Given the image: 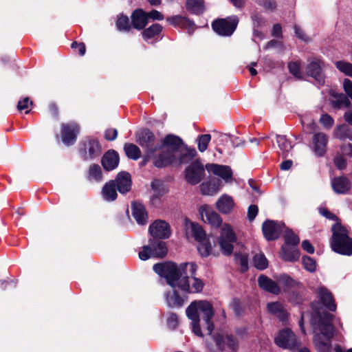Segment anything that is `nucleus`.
<instances>
[{
  "mask_svg": "<svg viewBox=\"0 0 352 352\" xmlns=\"http://www.w3.org/2000/svg\"><path fill=\"white\" fill-rule=\"evenodd\" d=\"M278 283L286 288L294 287L296 285V281L290 277L283 275L278 279Z\"/></svg>",
  "mask_w": 352,
  "mask_h": 352,
  "instance_id": "obj_52",
  "label": "nucleus"
},
{
  "mask_svg": "<svg viewBox=\"0 0 352 352\" xmlns=\"http://www.w3.org/2000/svg\"><path fill=\"white\" fill-rule=\"evenodd\" d=\"M132 25L137 30H142L148 23L147 14L142 9L135 10L132 15Z\"/></svg>",
  "mask_w": 352,
  "mask_h": 352,
  "instance_id": "obj_29",
  "label": "nucleus"
},
{
  "mask_svg": "<svg viewBox=\"0 0 352 352\" xmlns=\"http://www.w3.org/2000/svg\"><path fill=\"white\" fill-rule=\"evenodd\" d=\"M234 206L235 203L233 198L227 194L220 196L216 202V208L218 211L225 214L231 213Z\"/></svg>",
  "mask_w": 352,
  "mask_h": 352,
  "instance_id": "obj_21",
  "label": "nucleus"
},
{
  "mask_svg": "<svg viewBox=\"0 0 352 352\" xmlns=\"http://www.w3.org/2000/svg\"><path fill=\"white\" fill-rule=\"evenodd\" d=\"M327 137L323 133H317L313 138V149L318 156H322L326 152Z\"/></svg>",
  "mask_w": 352,
  "mask_h": 352,
  "instance_id": "obj_28",
  "label": "nucleus"
},
{
  "mask_svg": "<svg viewBox=\"0 0 352 352\" xmlns=\"http://www.w3.org/2000/svg\"><path fill=\"white\" fill-rule=\"evenodd\" d=\"M302 264L304 267L309 272H313L316 270V264L314 259L309 256L302 257Z\"/></svg>",
  "mask_w": 352,
  "mask_h": 352,
  "instance_id": "obj_50",
  "label": "nucleus"
},
{
  "mask_svg": "<svg viewBox=\"0 0 352 352\" xmlns=\"http://www.w3.org/2000/svg\"><path fill=\"white\" fill-rule=\"evenodd\" d=\"M285 243L287 245H292V247H294L296 244L299 243V238L298 236L295 234L292 230H285Z\"/></svg>",
  "mask_w": 352,
  "mask_h": 352,
  "instance_id": "obj_46",
  "label": "nucleus"
},
{
  "mask_svg": "<svg viewBox=\"0 0 352 352\" xmlns=\"http://www.w3.org/2000/svg\"><path fill=\"white\" fill-rule=\"evenodd\" d=\"M317 294L321 303L329 310L334 311L336 305L333 301L331 293L324 286H320L317 289Z\"/></svg>",
  "mask_w": 352,
  "mask_h": 352,
  "instance_id": "obj_22",
  "label": "nucleus"
},
{
  "mask_svg": "<svg viewBox=\"0 0 352 352\" xmlns=\"http://www.w3.org/2000/svg\"><path fill=\"white\" fill-rule=\"evenodd\" d=\"M102 165L106 170L115 169L119 164V155L113 150L108 151L102 157Z\"/></svg>",
  "mask_w": 352,
  "mask_h": 352,
  "instance_id": "obj_26",
  "label": "nucleus"
},
{
  "mask_svg": "<svg viewBox=\"0 0 352 352\" xmlns=\"http://www.w3.org/2000/svg\"><path fill=\"white\" fill-rule=\"evenodd\" d=\"M184 228L188 238L192 237L196 241H201L206 238V232L196 222H192L188 219H184Z\"/></svg>",
  "mask_w": 352,
  "mask_h": 352,
  "instance_id": "obj_16",
  "label": "nucleus"
},
{
  "mask_svg": "<svg viewBox=\"0 0 352 352\" xmlns=\"http://www.w3.org/2000/svg\"><path fill=\"white\" fill-rule=\"evenodd\" d=\"M150 252H152L150 244L148 245H144L142 250L139 252V258L142 261H146L152 257Z\"/></svg>",
  "mask_w": 352,
  "mask_h": 352,
  "instance_id": "obj_55",
  "label": "nucleus"
},
{
  "mask_svg": "<svg viewBox=\"0 0 352 352\" xmlns=\"http://www.w3.org/2000/svg\"><path fill=\"white\" fill-rule=\"evenodd\" d=\"M197 265L194 263H184L177 265L173 263H158L153 265V270L166 278L173 291L166 294V301L169 307H180L183 304L179 292L195 294L200 293L204 281L196 277Z\"/></svg>",
  "mask_w": 352,
  "mask_h": 352,
  "instance_id": "obj_1",
  "label": "nucleus"
},
{
  "mask_svg": "<svg viewBox=\"0 0 352 352\" xmlns=\"http://www.w3.org/2000/svg\"><path fill=\"white\" fill-rule=\"evenodd\" d=\"M275 344L283 349L292 350L300 346L294 332L288 328L279 331L274 338Z\"/></svg>",
  "mask_w": 352,
  "mask_h": 352,
  "instance_id": "obj_7",
  "label": "nucleus"
},
{
  "mask_svg": "<svg viewBox=\"0 0 352 352\" xmlns=\"http://www.w3.org/2000/svg\"><path fill=\"white\" fill-rule=\"evenodd\" d=\"M254 266L260 270H264L268 266V261L262 253L256 254L252 260Z\"/></svg>",
  "mask_w": 352,
  "mask_h": 352,
  "instance_id": "obj_41",
  "label": "nucleus"
},
{
  "mask_svg": "<svg viewBox=\"0 0 352 352\" xmlns=\"http://www.w3.org/2000/svg\"><path fill=\"white\" fill-rule=\"evenodd\" d=\"M334 163L336 166L340 170L345 168L346 166V162L341 155H338L335 157Z\"/></svg>",
  "mask_w": 352,
  "mask_h": 352,
  "instance_id": "obj_59",
  "label": "nucleus"
},
{
  "mask_svg": "<svg viewBox=\"0 0 352 352\" xmlns=\"http://www.w3.org/2000/svg\"><path fill=\"white\" fill-rule=\"evenodd\" d=\"M199 245L197 246V250L200 254V255L203 257L208 256L210 254L211 250V244L208 241V240L205 238L201 241H199Z\"/></svg>",
  "mask_w": 352,
  "mask_h": 352,
  "instance_id": "obj_42",
  "label": "nucleus"
},
{
  "mask_svg": "<svg viewBox=\"0 0 352 352\" xmlns=\"http://www.w3.org/2000/svg\"><path fill=\"white\" fill-rule=\"evenodd\" d=\"M236 262L241 265V270L245 272L248 268V260L245 254L239 253L235 254Z\"/></svg>",
  "mask_w": 352,
  "mask_h": 352,
  "instance_id": "obj_47",
  "label": "nucleus"
},
{
  "mask_svg": "<svg viewBox=\"0 0 352 352\" xmlns=\"http://www.w3.org/2000/svg\"><path fill=\"white\" fill-rule=\"evenodd\" d=\"M236 241V236L232 227L228 223H223L220 229V235L217 239L221 250L224 254H231L233 244Z\"/></svg>",
  "mask_w": 352,
  "mask_h": 352,
  "instance_id": "obj_6",
  "label": "nucleus"
},
{
  "mask_svg": "<svg viewBox=\"0 0 352 352\" xmlns=\"http://www.w3.org/2000/svg\"><path fill=\"white\" fill-rule=\"evenodd\" d=\"M149 243L152 250V252H150L152 257L162 258L167 254V248L164 242L151 239Z\"/></svg>",
  "mask_w": 352,
  "mask_h": 352,
  "instance_id": "obj_34",
  "label": "nucleus"
},
{
  "mask_svg": "<svg viewBox=\"0 0 352 352\" xmlns=\"http://www.w3.org/2000/svg\"><path fill=\"white\" fill-rule=\"evenodd\" d=\"M302 248L309 254H313L314 252V248L308 240L302 241Z\"/></svg>",
  "mask_w": 352,
  "mask_h": 352,
  "instance_id": "obj_64",
  "label": "nucleus"
},
{
  "mask_svg": "<svg viewBox=\"0 0 352 352\" xmlns=\"http://www.w3.org/2000/svg\"><path fill=\"white\" fill-rule=\"evenodd\" d=\"M131 214L140 225L146 224L148 221L147 212L141 203L135 201L131 204Z\"/></svg>",
  "mask_w": 352,
  "mask_h": 352,
  "instance_id": "obj_23",
  "label": "nucleus"
},
{
  "mask_svg": "<svg viewBox=\"0 0 352 352\" xmlns=\"http://www.w3.org/2000/svg\"><path fill=\"white\" fill-rule=\"evenodd\" d=\"M196 155L195 148L184 145L179 137L168 135L162 142L159 155L154 156V165L162 168L170 164H186Z\"/></svg>",
  "mask_w": 352,
  "mask_h": 352,
  "instance_id": "obj_2",
  "label": "nucleus"
},
{
  "mask_svg": "<svg viewBox=\"0 0 352 352\" xmlns=\"http://www.w3.org/2000/svg\"><path fill=\"white\" fill-rule=\"evenodd\" d=\"M238 22L237 16H232L227 19L214 21L212 24V27L213 30L219 35L228 36L232 34Z\"/></svg>",
  "mask_w": 352,
  "mask_h": 352,
  "instance_id": "obj_8",
  "label": "nucleus"
},
{
  "mask_svg": "<svg viewBox=\"0 0 352 352\" xmlns=\"http://www.w3.org/2000/svg\"><path fill=\"white\" fill-rule=\"evenodd\" d=\"M177 316L175 314H170L167 318V323L169 327L174 329L177 324Z\"/></svg>",
  "mask_w": 352,
  "mask_h": 352,
  "instance_id": "obj_61",
  "label": "nucleus"
},
{
  "mask_svg": "<svg viewBox=\"0 0 352 352\" xmlns=\"http://www.w3.org/2000/svg\"><path fill=\"white\" fill-rule=\"evenodd\" d=\"M147 18L153 21H162L164 19L163 14L157 10H153L150 12H146Z\"/></svg>",
  "mask_w": 352,
  "mask_h": 352,
  "instance_id": "obj_60",
  "label": "nucleus"
},
{
  "mask_svg": "<svg viewBox=\"0 0 352 352\" xmlns=\"http://www.w3.org/2000/svg\"><path fill=\"white\" fill-rule=\"evenodd\" d=\"M81 152L86 160L94 159L101 153V148L97 140L88 139L82 144Z\"/></svg>",
  "mask_w": 352,
  "mask_h": 352,
  "instance_id": "obj_15",
  "label": "nucleus"
},
{
  "mask_svg": "<svg viewBox=\"0 0 352 352\" xmlns=\"http://www.w3.org/2000/svg\"><path fill=\"white\" fill-rule=\"evenodd\" d=\"M199 212L202 220L212 227L218 228L221 225L222 219L221 217L209 206H201L199 208Z\"/></svg>",
  "mask_w": 352,
  "mask_h": 352,
  "instance_id": "obj_13",
  "label": "nucleus"
},
{
  "mask_svg": "<svg viewBox=\"0 0 352 352\" xmlns=\"http://www.w3.org/2000/svg\"><path fill=\"white\" fill-rule=\"evenodd\" d=\"M283 227L284 224L281 223L267 220L263 223V233L267 240H275L279 236Z\"/></svg>",
  "mask_w": 352,
  "mask_h": 352,
  "instance_id": "obj_14",
  "label": "nucleus"
},
{
  "mask_svg": "<svg viewBox=\"0 0 352 352\" xmlns=\"http://www.w3.org/2000/svg\"><path fill=\"white\" fill-rule=\"evenodd\" d=\"M334 134L335 137L340 140L349 139L352 140V131L345 124L338 126L335 129Z\"/></svg>",
  "mask_w": 352,
  "mask_h": 352,
  "instance_id": "obj_37",
  "label": "nucleus"
},
{
  "mask_svg": "<svg viewBox=\"0 0 352 352\" xmlns=\"http://www.w3.org/2000/svg\"><path fill=\"white\" fill-rule=\"evenodd\" d=\"M343 89L346 95L352 100V81L346 78L343 81Z\"/></svg>",
  "mask_w": 352,
  "mask_h": 352,
  "instance_id": "obj_58",
  "label": "nucleus"
},
{
  "mask_svg": "<svg viewBox=\"0 0 352 352\" xmlns=\"http://www.w3.org/2000/svg\"><path fill=\"white\" fill-rule=\"evenodd\" d=\"M289 72L291 74H292L294 76L297 78H300L302 76L301 72V68L300 65V63L295 61L292 62L288 65Z\"/></svg>",
  "mask_w": 352,
  "mask_h": 352,
  "instance_id": "obj_51",
  "label": "nucleus"
},
{
  "mask_svg": "<svg viewBox=\"0 0 352 352\" xmlns=\"http://www.w3.org/2000/svg\"><path fill=\"white\" fill-rule=\"evenodd\" d=\"M89 177L95 179L100 180L102 178V172L100 167L98 165L94 164L92 165L89 170Z\"/></svg>",
  "mask_w": 352,
  "mask_h": 352,
  "instance_id": "obj_49",
  "label": "nucleus"
},
{
  "mask_svg": "<svg viewBox=\"0 0 352 352\" xmlns=\"http://www.w3.org/2000/svg\"><path fill=\"white\" fill-rule=\"evenodd\" d=\"M280 256L285 261L294 262L299 258L300 254L294 247L284 244L282 247Z\"/></svg>",
  "mask_w": 352,
  "mask_h": 352,
  "instance_id": "obj_33",
  "label": "nucleus"
},
{
  "mask_svg": "<svg viewBox=\"0 0 352 352\" xmlns=\"http://www.w3.org/2000/svg\"><path fill=\"white\" fill-rule=\"evenodd\" d=\"M320 121L326 129L331 128L334 123L333 119L328 114L322 115Z\"/></svg>",
  "mask_w": 352,
  "mask_h": 352,
  "instance_id": "obj_54",
  "label": "nucleus"
},
{
  "mask_svg": "<svg viewBox=\"0 0 352 352\" xmlns=\"http://www.w3.org/2000/svg\"><path fill=\"white\" fill-rule=\"evenodd\" d=\"M102 198L104 201L110 202L116 199L118 194L114 181L107 182L101 190Z\"/></svg>",
  "mask_w": 352,
  "mask_h": 352,
  "instance_id": "obj_31",
  "label": "nucleus"
},
{
  "mask_svg": "<svg viewBox=\"0 0 352 352\" xmlns=\"http://www.w3.org/2000/svg\"><path fill=\"white\" fill-rule=\"evenodd\" d=\"M336 67L341 73L352 78V63L340 60L336 63Z\"/></svg>",
  "mask_w": 352,
  "mask_h": 352,
  "instance_id": "obj_43",
  "label": "nucleus"
},
{
  "mask_svg": "<svg viewBox=\"0 0 352 352\" xmlns=\"http://www.w3.org/2000/svg\"><path fill=\"white\" fill-rule=\"evenodd\" d=\"M341 153L344 156L351 157L352 156V144H344L341 148Z\"/></svg>",
  "mask_w": 352,
  "mask_h": 352,
  "instance_id": "obj_63",
  "label": "nucleus"
},
{
  "mask_svg": "<svg viewBox=\"0 0 352 352\" xmlns=\"http://www.w3.org/2000/svg\"><path fill=\"white\" fill-rule=\"evenodd\" d=\"M222 187L220 180H208L202 182L199 186L201 194L204 195L213 196L218 193Z\"/></svg>",
  "mask_w": 352,
  "mask_h": 352,
  "instance_id": "obj_24",
  "label": "nucleus"
},
{
  "mask_svg": "<svg viewBox=\"0 0 352 352\" xmlns=\"http://www.w3.org/2000/svg\"><path fill=\"white\" fill-rule=\"evenodd\" d=\"M116 27L119 31L128 32L131 29L129 18L124 15L118 16Z\"/></svg>",
  "mask_w": 352,
  "mask_h": 352,
  "instance_id": "obj_44",
  "label": "nucleus"
},
{
  "mask_svg": "<svg viewBox=\"0 0 352 352\" xmlns=\"http://www.w3.org/2000/svg\"><path fill=\"white\" fill-rule=\"evenodd\" d=\"M276 142L280 149L279 154L281 155L283 157L289 156L292 149V144L283 135H277Z\"/></svg>",
  "mask_w": 352,
  "mask_h": 352,
  "instance_id": "obj_35",
  "label": "nucleus"
},
{
  "mask_svg": "<svg viewBox=\"0 0 352 352\" xmlns=\"http://www.w3.org/2000/svg\"><path fill=\"white\" fill-rule=\"evenodd\" d=\"M306 73L308 76L314 78L320 85L324 83V76L320 61L313 60L310 62L306 67Z\"/></svg>",
  "mask_w": 352,
  "mask_h": 352,
  "instance_id": "obj_19",
  "label": "nucleus"
},
{
  "mask_svg": "<svg viewBox=\"0 0 352 352\" xmlns=\"http://www.w3.org/2000/svg\"><path fill=\"white\" fill-rule=\"evenodd\" d=\"M154 139L155 137L153 133L149 130L142 131L138 137L139 144L142 147L147 148L144 160L145 161L149 160H153L154 161V156L157 157L159 155V153L161 151L162 145L160 148H149V147L152 145Z\"/></svg>",
  "mask_w": 352,
  "mask_h": 352,
  "instance_id": "obj_9",
  "label": "nucleus"
},
{
  "mask_svg": "<svg viewBox=\"0 0 352 352\" xmlns=\"http://www.w3.org/2000/svg\"><path fill=\"white\" fill-rule=\"evenodd\" d=\"M211 140V135L210 134H204L199 135L197 138L198 149L200 152H204Z\"/></svg>",
  "mask_w": 352,
  "mask_h": 352,
  "instance_id": "obj_45",
  "label": "nucleus"
},
{
  "mask_svg": "<svg viewBox=\"0 0 352 352\" xmlns=\"http://www.w3.org/2000/svg\"><path fill=\"white\" fill-rule=\"evenodd\" d=\"M258 282L259 286L262 289L272 294H278L280 291V287L277 285V283H276L274 280L264 275H261L259 276Z\"/></svg>",
  "mask_w": 352,
  "mask_h": 352,
  "instance_id": "obj_32",
  "label": "nucleus"
},
{
  "mask_svg": "<svg viewBox=\"0 0 352 352\" xmlns=\"http://www.w3.org/2000/svg\"><path fill=\"white\" fill-rule=\"evenodd\" d=\"M259 5L267 10H274L276 8V3L274 0H255Z\"/></svg>",
  "mask_w": 352,
  "mask_h": 352,
  "instance_id": "obj_53",
  "label": "nucleus"
},
{
  "mask_svg": "<svg viewBox=\"0 0 352 352\" xmlns=\"http://www.w3.org/2000/svg\"><path fill=\"white\" fill-rule=\"evenodd\" d=\"M267 309L270 314L275 316L281 321H285L287 318V312L284 306L279 302L268 303Z\"/></svg>",
  "mask_w": 352,
  "mask_h": 352,
  "instance_id": "obj_30",
  "label": "nucleus"
},
{
  "mask_svg": "<svg viewBox=\"0 0 352 352\" xmlns=\"http://www.w3.org/2000/svg\"><path fill=\"white\" fill-rule=\"evenodd\" d=\"M214 340L218 347L226 352H237L239 349V342L232 335L222 336L218 334L215 336Z\"/></svg>",
  "mask_w": 352,
  "mask_h": 352,
  "instance_id": "obj_12",
  "label": "nucleus"
},
{
  "mask_svg": "<svg viewBox=\"0 0 352 352\" xmlns=\"http://www.w3.org/2000/svg\"><path fill=\"white\" fill-rule=\"evenodd\" d=\"M331 103L334 107H349L351 104L349 100L343 94H336L332 96Z\"/></svg>",
  "mask_w": 352,
  "mask_h": 352,
  "instance_id": "obj_40",
  "label": "nucleus"
},
{
  "mask_svg": "<svg viewBox=\"0 0 352 352\" xmlns=\"http://www.w3.org/2000/svg\"><path fill=\"white\" fill-rule=\"evenodd\" d=\"M118 136V131L116 129H107L104 131V138L109 141H113L116 139Z\"/></svg>",
  "mask_w": 352,
  "mask_h": 352,
  "instance_id": "obj_56",
  "label": "nucleus"
},
{
  "mask_svg": "<svg viewBox=\"0 0 352 352\" xmlns=\"http://www.w3.org/2000/svg\"><path fill=\"white\" fill-rule=\"evenodd\" d=\"M186 314L191 320L192 331L198 337H203L204 333L201 329V319L202 316V327L206 334L210 335L214 329L212 319L214 315V308L212 304L204 300L192 301L186 310Z\"/></svg>",
  "mask_w": 352,
  "mask_h": 352,
  "instance_id": "obj_3",
  "label": "nucleus"
},
{
  "mask_svg": "<svg viewBox=\"0 0 352 352\" xmlns=\"http://www.w3.org/2000/svg\"><path fill=\"white\" fill-rule=\"evenodd\" d=\"M204 176V168L198 160L192 162L185 170L186 179L191 185L199 183Z\"/></svg>",
  "mask_w": 352,
  "mask_h": 352,
  "instance_id": "obj_11",
  "label": "nucleus"
},
{
  "mask_svg": "<svg viewBox=\"0 0 352 352\" xmlns=\"http://www.w3.org/2000/svg\"><path fill=\"white\" fill-rule=\"evenodd\" d=\"M162 30V27L160 24H153L142 32V37L145 41H148L150 39L155 38L157 35H159Z\"/></svg>",
  "mask_w": 352,
  "mask_h": 352,
  "instance_id": "obj_36",
  "label": "nucleus"
},
{
  "mask_svg": "<svg viewBox=\"0 0 352 352\" xmlns=\"http://www.w3.org/2000/svg\"><path fill=\"white\" fill-rule=\"evenodd\" d=\"M32 105V102L30 100L29 98H24L23 100L19 101L17 108L19 111H24L25 113H28L31 110L30 106Z\"/></svg>",
  "mask_w": 352,
  "mask_h": 352,
  "instance_id": "obj_48",
  "label": "nucleus"
},
{
  "mask_svg": "<svg viewBox=\"0 0 352 352\" xmlns=\"http://www.w3.org/2000/svg\"><path fill=\"white\" fill-rule=\"evenodd\" d=\"M124 150L126 156L133 160H138L141 155L140 148L133 144H125Z\"/></svg>",
  "mask_w": 352,
  "mask_h": 352,
  "instance_id": "obj_39",
  "label": "nucleus"
},
{
  "mask_svg": "<svg viewBox=\"0 0 352 352\" xmlns=\"http://www.w3.org/2000/svg\"><path fill=\"white\" fill-rule=\"evenodd\" d=\"M333 316L324 314L319 317L318 323L314 326V342L319 352H329L331 347V339L333 335L334 328L331 324Z\"/></svg>",
  "mask_w": 352,
  "mask_h": 352,
  "instance_id": "obj_4",
  "label": "nucleus"
},
{
  "mask_svg": "<svg viewBox=\"0 0 352 352\" xmlns=\"http://www.w3.org/2000/svg\"><path fill=\"white\" fill-rule=\"evenodd\" d=\"M187 9L192 13L200 14L204 10V4L203 0H187Z\"/></svg>",
  "mask_w": 352,
  "mask_h": 352,
  "instance_id": "obj_38",
  "label": "nucleus"
},
{
  "mask_svg": "<svg viewBox=\"0 0 352 352\" xmlns=\"http://www.w3.org/2000/svg\"><path fill=\"white\" fill-rule=\"evenodd\" d=\"M79 132V127L76 123H70L62 125V140L66 145L74 144L76 139L77 133Z\"/></svg>",
  "mask_w": 352,
  "mask_h": 352,
  "instance_id": "obj_18",
  "label": "nucleus"
},
{
  "mask_svg": "<svg viewBox=\"0 0 352 352\" xmlns=\"http://www.w3.org/2000/svg\"><path fill=\"white\" fill-rule=\"evenodd\" d=\"M331 186L336 194H345L351 188V182L344 176L337 177L331 180Z\"/></svg>",
  "mask_w": 352,
  "mask_h": 352,
  "instance_id": "obj_27",
  "label": "nucleus"
},
{
  "mask_svg": "<svg viewBox=\"0 0 352 352\" xmlns=\"http://www.w3.org/2000/svg\"><path fill=\"white\" fill-rule=\"evenodd\" d=\"M153 194L151 196L152 205L157 206L160 202V199L167 192L168 190L164 184L159 180H155L151 183Z\"/></svg>",
  "mask_w": 352,
  "mask_h": 352,
  "instance_id": "obj_25",
  "label": "nucleus"
},
{
  "mask_svg": "<svg viewBox=\"0 0 352 352\" xmlns=\"http://www.w3.org/2000/svg\"><path fill=\"white\" fill-rule=\"evenodd\" d=\"M258 207L256 205H250L248 210V219L249 221H253L258 214Z\"/></svg>",
  "mask_w": 352,
  "mask_h": 352,
  "instance_id": "obj_57",
  "label": "nucleus"
},
{
  "mask_svg": "<svg viewBox=\"0 0 352 352\" xmlns=\"http://www.w3.org/2000/svg\"><path fill=\"white\" fill-rule=\"evenodd\" d=\"M205 168L209 174L219 177L226 184L232 183L234 179L232 170L229 166L211 163L206 164Z\"/></svg>",
  "mask_w": 352,
  "mask_h": 352,
  "instance_id": "obj_10",
  "label": "nucleus"
},
{
  "mask_svg": "<svg viewBox=\"0 0 352 352\" xmlns=\"http://www.w3.org/2000/svg\"><path fill=\"white\" fill-rule=\"evenodd\" d=\"M113 181L115 182L116 187H117L118 192L121 194L126 193L131 188V177L130 174L127 172L119 173Z\"/></svg>",
  "mask_w": 352,
  "mask_h": 352,
  "instance_id": "obj_20",
  "label": "nucleus"
},
{
  "mask_svg": "<svg viewBox=\"0 0 352 352\" xmlns=\"http://www.w3.org/2000/svg\"><path fill=\"white\" fill-rule=\"evenodd\" d=\"M332 238L331 247L332 250L340 254H352V239L348 235L347 230L340 223H336L332 226Z\"/></svg>",
  "mask_w": 352,
  "mask_h": 352,
  "instance_id": "obj_5",
  "label": "nucleus"
},
{
  "mask_svg": "<svg viewBox=\"0 0 352 352\" xmlns=\"http://www.w3.org/2000/svg\"><path fill=\"white\" fill-rule=\"evenodd\" d=\"M72 49H76L78 50V54L80 56H83L85 54V45L83 43H78L77 42H74L72 44Z\"/></svg>",
  "mask_w": 352,
  "mask_h": 352,
  "instance_id": "obj_62",
  "label": "nucleus"
},
{
  "mask_svg": "<svg viewBox=\"0 0 352 352\" xmlns=\"http://www.w3.org/2000/svg\"><path fill=\"white\" fill-rule=\"evenodd\" d=\"M149 232L155 238L167 239L170 235V229L166 221L157 220L149 226Z\"/></svg>",
  "mask_w": 352,
  "mask_h": 352,
  "instance_id": "obj_17",
  "label": "nucleus"
}]
</instances>
